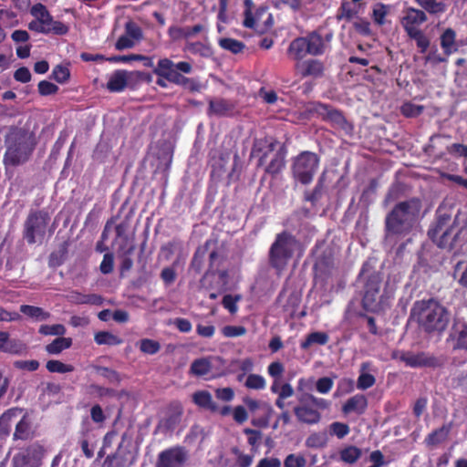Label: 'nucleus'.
<instances>
[{"label":"nucleus","instance_id":"obj_1","mask_svg":"<svg viewBox=\"0 0 467 467\" xmlns=\"http://www.w3.org/2000/svg\"><path fill=\"white\" fill-rule=\"evenodd\" d=\"M420 208L421 202L419 198H410L396 203L385 217V242L396 244L408 236L416 223Z\"/></svg>","mask_w":467,"mask_h":467},{"label":"nucleus","instance_id":"obj_2","mask_svg":"<svg viewBox=\"0 0 467 467\" xmlns=\"http://www.w3.org/2000/svg\"><path fill=\"white\" fill-rule=\"evenodd\" d=\"M410 317L419 325L425 333H443L450 323V311L434 298L417 300L410 309Z\"/></svg>","mask_w":467,"mask_h":467},{"label":"nucleus","instance_id":"obj_3","mask_svg":"<svg viewBox=\"0 0 467 467\" xmlns=\"http://www.w3.org/2000/svg\"><path fill=\"white\" fill-rule=\"evenodd\" d=\"M5 166L17 167L29 161L36 146V139L27 129L12 126L5 137Z\"/></svg>","mask_w":467,"mask_h":467},{"label":"nucleus","instance_id":"obj_4","mask_svg":"<svg viewBox=\"0 0 467 467\" xmlns=\"http://www.w3.org/2000/svg\"><path fill=\"white\" fill-rule=\"evenodd\" d=\"M192 64L189 61L173 62L168 57L158 60L157 66L153 67L152 73L158 76L156 84L161 88H167V82L181 86L192 92L199 91L200 83L191 78L183 76L192 72Z\"/></svg>","mask_w":467,"mask_h":467},{"label":"nucleus","instance_id":"obj_5","mask_svg":"<svg viewBox=\"0 0 467 467\" xmlns=\"http://www.w3.org/2000/svg\"><path fill=\"white\" fill-rule=\"evenodd\" d=\"M299 244L295 235L287 231H282L275 235L268 252L269 265L280 275L293 258L295 248Z\"/></svg>","mask_w":467,"mask_h":467},{"label":"nucleus","instance_id":"obj_6","mask_svg":"<svg viewBox=\"0 0 467 467\" xmlns=\"http://www.w3.org/2000/svg\"><path fill=\"white\" fill-rule=\"evenodd\" d=\"M297 404L293 412L298 422L306 425L317 424L322 418L321 410L328 409L330 402L310 393L296 395Z\"/></svg>","mask_w":467,"mask_h":467},{"label":"nucleus","instance_id":"obj_7","mask_svg":"<svg viewBox=\"0 0 467 467\" xmlns=\"http://www.w3.org/2000/svg\"><path fill=\"white\" fill-rule=\"evenodd\" d=\"M428 21L427 14L415 7H408L400 24L408 37L416 42L420 53L425 54L430 47L431 40L420 26Z\"/></svg>","mask_w":467,"mask_h":467},{"label":"nucleus","instance_id":"obj_8","mask_svg":"<svg viewBox=\"0 0 467 467\" xmlns=\"http://www.w3.org/2000/svg\"><path fill=\"white\" fill-rule=\"evenodd\" d=\"M326 48L324 37L317 30H314L305 36L292 40L287 48V55L294 60L301 61L307 55L317 57L325 54Z\"/></svg>","mask_w":467,"mask_h":467},{"label":"nucleus","instance_id":"obj_9","mask_svg":"<svg viewBox=\"0 0 467 467\" xmlns=\"http://www.w3.org/2000/svg\"><path fill=\"white\" fill-rule=\"evenodd\" d=\"M451 221L450 215H440L428 230L429 238L440 248L449 251L455 248L461 232Z\"/></svg>","mask_w":467,"mask_h":467},{"label":"nucleus","instance_id":"obj_10","mask_svg":"<svg viewBox=\"0 0 467 467\" xmlns=\"http://www.w3.org/2000/svg\"><path fill=\"white\" fill-rule=\"evenodd\" d=\"M50 215L45 209L31 210L23 224V238L28 244H40L46 237Z\"/></svg>","mask_w":467,"mask_h":467},{"label":"nucleus","instance_id":"obj_11","mask_svg":"<svg viewBox=\"0 0 467 467\" xmlns=\"http://www.w3.org/2000/svg\"><path fill=\"white\" fill-rule=\"evenodd\" d=\"M320 158L312 151L299 153L293 161L292 173L294 178L304 185L311 183L319 167Z\"/></svg>","mask_w":467,"mask_h":467},{"label":"nucleus","instance_id":"obj_12","mask_svg":"<svg viewBox=\"0 0 467 467\" xmlns=\"http://www.w3.org/2000/svg\"><path fill=\"white\" fill-rule=\"evenodd\" d=\"M312 111L320 117L323 121L329 123L333 129L343 131L346 135L353 133L354 126L346 119L342 110L329 104L316 102Z\"/></svg>","mask_w":467,"mask_h":467},{"label":"nucleus","instance_id":"obj_13","mask_svg":"<svg viewBox=\"0 0 467 467\" xmlns=\"http://www.w3.org/2000/svg\"><path fill=\"white\" fill-rule=\"evenodd\" d=\"M393 359H400L410 368H441L444 365V358L436 357L433 354L420 351L413 353L411 351H394L391 355Z\"/></svg>","mask_w":467,"mask_h":467},{"label":"nucleus","instance_id":"obj_14","mask_svg":"<svg viewBox=\"0 0 467 467\" xmlns=\"http://www.w3.org/2000/svg\"><path fill=\"white\" fill-rule=\"evenodd\" d=\"M381 275L373 271L368 275L364 284V292L362 297V306L366 310H375L379 306L380 297Z\"/></svg>","mask_w":467,"mask_h":467},{"label":"nucleus","instance_id":"obj_15","mask_svg":"<svg viewBox=\"0 0 467 467\" xmlns=\"http://www.w3.org/2000/svg\"><path fill=\"white\" fill-rule=\"evenodd\" d=\"M187 458L184 448L171 447L159 453L156 467H183Z\"/></svg>","mask_w":467,"mask_h":467},{"label":"nucleus","instance_id":"obj_16","mask_svg":"<svg viewBox=\"0 0 467 467\" xmlns=\"http://www.w3.org/2000/svg\"><path fill=\"white\" fill-rule=\"evenodd\" d=\"M28 29L36 33L57 36H63L68 32V26L60 21L54 20L52 16L41 21H30Z\"/></svg>","mask_w":467,"mask_h":467},{"label":"nucleus","instance_id":"obj_17","mask_svg":"<svg viewBox=\"0 0 467 467\" xmlns=\"http://www.w3.org/2000/svg\"><path fill=\"white\" fill-rule=\"evenodd\" d=\"M203 31H205V26L202 24H196L192 26H179L172 25L169 26L167 34L170 40L172 42L184 40L186 43L187 41H190L192 37Z\"/></svg>","mask_w":467,"mask_h":467},{"label":"nucleus","instance_id":"obj_18","mask_svg":"<svg viewBox=\"0 0 467 467\" xmlns=\"http://www.w3.org/2000/svg\"><path fill=\"white\" fill-rule=\"evenodd\" d=\"M277 142L275 140H268L267 139L256 140L254 142L251 155L258 158L257 167H262L265 164L268 156L275 153Z\"/></svg>","mask_w":467,"mask_h":467},{"label":"nucleus","instance_id":"obj_19","mask_svg":"<svg viewBox=\"0 0 467 467\" xmlns=\"http://www.w3.org/2000/svg\"><path fill=\"white\" fill-rule=\"evenodd\" d=\"M449 339L453 341V349L467 350V323L455 320L451 327Z\"/></svg>","mask_w":467,"mask_h":467},{"label":"nucleus","instance_id":"obj_20","mask_svg":"<svg viewBox=\"0 0 467 467\" xmlns=\"http://www.w3.org/2000/svg\"><path fill=\"white\" fill-rule=\"evenodd\" d=\"M457 34L451 27H447L440 36V45L442 49L443 55L446 57L459 50V46L456 42Z\"/></svg>","mask_w":467,"mask_h":467},{"label":"nucleus","instance_id":"obj_21","mask_svg":"<svg viewBox=\"0 0 467 467\" xmlns=\"http://www.w3.org/2000/svg\"><path fill=\"white\" fill-rule=\"evenodd\" d=\"M368 408V400L363 394H356L349 398L342 406V411L345 414L355 412L358 415L363 414Z\"/></svg>","mask_w":467,"mask_h":467},{"label":"nucleus","instance_id":"obj_22","mask_svg":"<svg viewBox=\"0 0 467 467\" xmlns=\"http://www.w3.org/2000/svg\"><path fill=\"white\" fill-rule=\"evenodd\" d=\"M296 67L303 78H320L323 76L325 70L324 64L317 59L306 60L298 64Z\"/></svg>","mask_w":467,"mask_h":467},{"label":"nucleus","instance_id":"obj_23","mask_svg":"<svg viewBox=\"0 0 467 467\" xmlns=\"http://www.w3.org/2000/svg\"><path fill=\"white\" fill-rule=\"evenodd\" d=\"M125 80L127 88L137 89L142 83L150 84L152 81V75L144 71H128L125 70Z\"/></svg>","mask_w":467,"mask_h":467},{"label":"nucleus","instance_id":"obj_24","mask_svg":"<svg viewBox=\"0 0 467 467\" xmlns=\"http://www.w3.org/2000/svg\"><path fill=\"white\" fill-rule=\"evenodd\" d=\"M182 50L203 58H209L213 55V47L208 42L187 41L184 44Z\"/></svg>","mask_w":467,"mask_h":467},{"label":"nucleus","instance_id":"obj_25","mask_svg":"<svg viewBox=\"0 0 467 467\" xmlns=\"http://www.w3.org/2000/svg\"><path fill=\"white\" fill-rule=\"evenodd\" d=\"M285 154L286 151L283 147L276 150L273 154L269 164L265 166V172L273 177L280 173L285 166Z\"/></svg>","mask_w":467,"mask_h":467},{"label":"nucleus","instance_id":"obj_26","mask_svg":"<svg viewBox=\"0 0 467 467\" xmlns=\"http://www.w3.org/2000/svg\"><path fill=\"white\" fill-rule=\"evenodd\" d=\"M127 439V433H123L121 436V441L118 446V449L115 453L108 455L105 460L106 467H124L127 462V453L123 449V444L125 440Z\"/></svg>","mask_w":467,"mask_h":467},{"label":"nucleus","instance_id":"obj_27","mask_svg":"<svg viewBox=\"0 0 467 467\" xmlns=\"http://www.w3.org/2000/svg\"><path fill=\"white\" fill-rule=\"evenodd\" d=\"M325 174H322L311 191H305L303 195V201L310 202L311 206L317 208L318 202L322 198L325 192Z\"/></svg>","mask_w":467,"mask_h":467},{"label":"nucleus","instance_id":"obj_28","mask_svg":"<svg viewBox=\"0 0 467 467\" xmlns=\"http://www.w3.org/2000/svg\"><path fill=\"white\" fill-rule=\"evenodd\" d=\"M107 89L112 93H119L127 88V83L125 80V69L114 70L109 77V80L106 85Z\"/></svg>","mask_w":467,"mask_h":467},{"label":"nucleus","instance_id":"obj_29","mask_svg":"<svg viewBox=\"0 0 467 467\" xmlns=\"http://www.w3.org/2000/svg\"><path fill=\"white\" fill-rule=\"evenodd\" d=\"M192 401L200 408L216 412L219 410L218 405L213 400L211 393L207 390H198L192 395Z\"/></svg>","mask_w":467,"mask_h":467},{"label":"nucleus","instance_id":"obj_30","mask_svg":"<svg viewBox=\"0 0 467 467\" xmlns=\"http://www.w3.org/2000/svg\"><path fill=\"white\" fill-rule=\"evenodd\" d=\"M222 261V257L216 250H213L209 254V269L204 274L201 282H202L209 275H213L215 274L218 275L219 278L225 283L228 278V271L227 270H215L214 267L219 265V263Z\"/></svg>","mask_w":467,"mask_h":467},{"label":"nucleus","instance_id":"obj_31","mask_svg":"<svg viewBox=\"0 0 467 467\" xmlns=\"http://www.w3.org/2000/svg\"><path fill=\"white\" fill-rule=\"evenodd\" d=\"M414 2L421 7L426 14L439 16L447 10V5L443 1L438 0H414Z\"/></svg>","mask_w":467,"mask_h":467},{"label":"nucleus","instance_id":"obj_32","mask_svg":"<svg viewBox=\"0 0 467 467\" xmlns=\"http://www.w3.org/2000/svg\"><path fill=\"white\" fill-rule=\"evenodd\" d=\"M328 341L329 336L327 333L315 331L306 335V338L301 341L300 348L303 350H306L313 345L325 346Z\"/></svg>","mask_w":467,"mask_h":467},{"label":"nucleus","instance_id":"obj_33","mask_svg":"<svg viewBox=\"0 0 467 467\" xmlns=\"http://www.w3.org/2000/svg\"><path fill=\"white\" fill-rule=\"evenodd\" d=\"M451 429V424H444L441 428L432 431L425 438V443L428 446H436L441 444L447 439Z\"/></svg>","mask_w":467,"mask_h":467},{"label":"nucleus","instance_id":"obj_34","mask_svg":"<svg viewBox=\"0 0 467 467\" xmlns=\"http://www.w3.org/2000/svg\"><path fill=\"white\" fill-rule=\"evenodd\" d=\"M20 312L36 322L47 320L51 315L40 306L21 305Z\"/></svg>","mask_w":467,"mask_h":467},{"label":"nucleus","instance_id":"obj_35","mask_svg":"<svg viewBox=\"0 0 467 467\" xmlns=\"http://www.w3.org/2000/svg\"><path fill=\"white\" fill-rule=\"evenodd\" d=\"M233 109V105L224 99H211L209 101L208 114L225 116Z\"/></svg>","mask_w":467,"mask_h":467},{"label":"nucleus","instance_id":"obj_36","mask_svg":"<svg viewBox=\"0 0 467 467\" xmlns=\"http://www.w3.org/2000/svg\"><path fill=\"white\" fill-rule=\"evenodd\" d=\"M27 349V345L23 340L18 338H11L10 334L8 333V339L5 344L2 352L10 355L21 356L26 354Z\"/></svg>","mask_w":467,"mask_h":467},{"label":"nucleus","instance_id":"obj_37","mask_svg":"<svg viewBox=\"0 0 467 467\" xmlns=\"http://www.w3.org/2000/svg\"><path fill=\"white\" fill-rule=\"evenodd\" d=\"M72 338L65 337L63 336L55 338L51 343L45 347V350L49 355H58L65 349L72 346Z\"/></svg>","mask_w":467,"mask_h":467},{"label":"nucleus","instance_id":"obj_38","mask_svg":"<svg viewBox=\"0 0 467 467\" xmlns=\"http://www.w3.org/2000/svg\"><path fill=\"white\" fill-rule=\"evenodd\" d=\"M105 60L109 61L110 63H119V62L127 63V62L134 61V60H145V61H147V63H145L146 67H154L153 57L143 56V55H139V54L112 56L109 57H106Z\"/></svg>","mask_w":467,"mask_h":467},{"label":"nucleus","instance_id":"obj_39","mask_svg":"<svg viewBox=\"0 0 467 467\" xmlns=\"http://www.w3.org/2000/svg\"><path fill=\"white\" fill-rule=\"evenodd\" d=\"M212 369V363L207 358H200L194 359L190 367V373L197 376H206Z\"/></svg>","mask_w":467,"mask_h":467},{"label":"nucleus","instance_id":"obj_40","mask_svg":"<svg viewBox=\"0 0 467 467\" xmlns=\"http://www.w3.org/2000/svg\"><path fill=\"white\" fill-rule=\"evenodd\" d=\"M361 455V450L354 445H348L339 451V460L348 464L355 463Z\"/></svg>","mask_w":467,"mask_h":467},{"label":"nucleus","instance_id":"obj_41","mask_svg":"<svg viewBox=\"0 0 467 467\" xmlns=\"http://www.w3.org/2000/svg\"><path fill=\"white\" fill-rule=\"evenodd\" d=\"M31 424L29 420L26 415L22 417V419L16 425V430L14 432L15 440H22L26 441L31 437Z\"/></svg>","mask_w":467,"mask_h":467},{"label":"nucleus","instance_id":"obj_42","mask_svg":"<svg viewBox=\"0 0 467 467\" xmlns=\"http://www.w3.org/2000/svg\"><path fill=\"white\" fill-rule=\"evenodd\" d=\"M94 340L98 345L119 346L123 343V339L109 331H99L94 336Z\"/></svg>","mask_w":467,"mask_h":467},{"label":"nucleus","instance_id":"obj_43","mask_svg":"<svg viewBox=\"0 0 467 467\" xmlns=\"http://www.w3.org/2000/svg\"><path fill=\"white\" fill-rule=\"evenodd\" d=\"M67 242H64L58 248L57 251H54L49 254L48 265L49 267H58L62 265L67 258Z\"/></svg>","mask_w":467,"mask_h":467},{"label":"nucleus","instance_id":"obj_44","mask_svg":"<svg viewBox=\"0 0 467 467\" xmlns=\"http://www.w3.org/2000/svg\"><path fill=\"white\" fill-rule=\"evenodd\" d=\"M218 44L221 48L230 51L234 55L242 53L245 48L244 43L231 37L220 38Z\"/></svg>","mask_w":467,"mask_h":467},{"label":"nucleus","instance_id":"obj_45","mask_svg":"<svg viewBox=\"0 0 467 467\" xmlns=\"http://www.w3.org/2000/svg\"><path fill=\"white\" fill-rule=\"evenodd\" d=\"M327 444V435L326 432L311 433L306 440V446L312 449H321Z\"/></svg>","mask_w":467,"mask_h":467},{"label":"nucleus","instance_id":"obj_46","mask_svg":"<svg viewBox=\"0 0 467 467\" xmlns=\"http://www.w3.org/2000/svg\"><path fill=\"white\" fill-rule=\"evenodd\" d=\"M93 368L96 370L97 373H99L100 376L108 379L109 383L112 384H119L122 380L121 375L109 368L102 367V366H94Z\"/></svg>","mask_w":467,"mask_h":467},{"label":"nucleus","instance_id":"obj_47","mask_svg":"<svg viewBox=\"0 0 467 467\" xmlns=\"http://www.w3.org/2000/svg\"><path fill=\"white\" fill-rule=\"evenodd\" d=\"M20 411L19 409L13 408L7 410L0 417V434H8L11 431V420Z\"/></svg>","mask_w":467,"mask_h":467},{"label":"nucleus","instance_id":"obj_48","mask_svg":"<svg viewBox=\"0 0 467 467\" xmlns=\"http://www.w3.org/2000/svg\"><path fill=\"white\" fill-rule=\"evenodd\" d=\"M46 368L50 373H68L75 370V368L71 364H66L57 359H50L47 362Z\"/></svg>","mask_w":467,"mask_h":467},{"label":"nucleus","instance_id":"obj_49","mask_svg":"<svg viewBox=\"0 0 467 467\" xmlns=\"http://www.w3.org/2000/svg\"><path fill=\"white\" fill-rule=\"evenodd\" d=\"M140 350L147 355L157 354L161 350V344L150 338H142L138 342Z\"/></svg>","mask_w":467,"mask_h":467},{"label":"nucleus","instance_id":"obj_50","mask_svg":"<svg viewBox=\"0 0 467 467\" xmlns=\"http://www.w3.org/2000/svg\"><path fill=\"white\" fill-rule=\"evenodd\" d=\"M358 15V10L353 8L349 2L342 1L340 7L337 10V19H345L350 21Z\"/></svg>","mask_w":467,"mask_h":467},{"label":"nucleus","instance_id":"obj_51","mask_svg":"<svg viewBox=\"0 0 467 467\" xmlns=\"http://www.w3.org/2000/svg\"><path fill=\"white\" fill-rule=\"evenodd\" d=\"M274 413L272 406H265L263 415L252 419L251 423L257 428H267Z\"/></svg>","mask_w":467,"mask_h":467},{"label":"nucleus","instance_id":"obj_52","mask_svg":"<svg viewBox=\"0 0 467 467\" xmlns=\"http://www.w3.org/2000/svg\"><path fill=\"white\" fill-rule=\"evenodd\" d=\"M242 300L241 295L227 294L223 296L222 300L223 306L229 311L230 314L234 315L238 311V302Z\"/></svg>","mask_w":467,"mask_h":467},{"label":"nucleus","instance_id":"obj_53","mask_svg":"<svg viewBox=\"0 0 467 467\" xmlns=\"http://www.w3.org/2000/svg\"><path fill=\"white\" fill-rule=\"evenodd\" d=\"M388 15V6L385 4L378 3L372 10V19L378 26H383Z\"/></svg>","mask_w":467,"mask_h":467},{"label":"nucleus","instance_id":"obj_54","mask_svg":"<svg viewBox=\"0 0 467 467\" xmlns=\"http://www.w3.org/2000/svg\"><path fill=\"white\" fill-rule=\"evenodd\" d=\"M38 333L44 336H64L66 334V327L62 324L55 325H41Z\"/></svg>","mask_w":467,"mask_h":467},{"label":"nucleus","instance_id":"obj_55","mask_svg":"<svg viewBox=\"0 0 467 467\" xmlns=\"http://www.w3.org/2000/svg\"><path fill=\"white\" fill-rule=\"evenodd\" d=\"M424 110L422 105H416L412 102H405L401 108L400 112L406 118H415L420 116Z\"/></svg>","mask_w":467,"mask_h":467},{"label":"nucleus","instance_id":"obj_56","mask_svg":"<svg viewBox=\"0 0 467 467\" xmlns=\"http://www.w3.org/2000/svg\"><path fill=\"white\" fill-rule=\"evenodd\" d=\"M209 244V241L205 243L204 248H198L192 259L191 268L193 269L196 273H201L203 265V260L205 255L206 247Z\"/></svg>","mask_w":467,"mask_h":467},{"label":"nucleus","instance_id":"obj_57","mask_svg":"<svg viewBox=\"0 0 467 467\" xmlns=\"http://www.w3.org/2000/svg\"><path fill=\"white\" fill-rule=\"evenodd\" d=\"M51 78L57 83L64 84L70 78V70L67 66L57 65L52 70Z\"/></svg>","mask_w":467,"mask_h":467},{"label":"nucleus","instance_id":"obj_58","mask_svg":"<svg viewBox=\"0 0 467 467\" xmlns=\"http://www.w3.org/2000/svg\"><path fill=\"white\" fill-rule=\"evenodd\" d=\"M171 410H172V413L163 421V424L167 429L173 428L174 425L179 422L182 414V408L179 403L172 404L171 406Z\"/></svg>","mask_w":467,"mask_h":467},{"label":"nucleus","instance_id":"obj_59","mask_svg":"<svg viewBox=\"0 0 467 467\" xmlns=\"http://www.w3.org/2000/svg\"><path fill=\"white\" fill-rule=\"evenodd\" d=\"M124 34H126L127 36L130 37L135 42L141 40L143 37L140 26L132 20H130L125 24Z\"/></svg>","mask_w":467,"mask_h":467},{"label":"nucleus","instance_id":"obj_60","mask_svg":"<svg viewBox=\"0 0 467 467\" xmlns=\"http://www.w3.org/2000/svg\"><path fill=\"white\" fill-rule=\"evenodd\" d=\"M265 385V378L258 374H249L244 383V386L250 389H264Z\"/></svg>","mask_w":467,"mask_h":467},{"label":"nucleus","instance_id":"obj_61","mask_svg":"<svg viewBox=\"0 0 467 467\" xmlns=\"http://www.w3.org/2000/svg\"><path fill=\"white\" fill-rule=\"evenodd\" d=\"M244 433L247 435V441L252 447L254 451H256L259 448L262 440V432L257 430L246 428L244 430Z\"/></svg>","mask_w":467,"mask_h":467},{"label":"nucleus","instance_id":"obj_62","mask_svg":"<svg viewBox=\"0 0 467 467\" xmlns=\"http://www.w3.org/2000/svg\"><path fill=\"white\" fill-rule=\"evenodd\" d=\"M306 458L301 454L290 453L284 460V467H305Z\"/></svg>","mask_w":467,"mask_h":467},{"label":"nucleus","instance_id":"obj_63","mask_svg":"<svg viewBox=\"0 0 467 467\" xmlns=\"http://www.w3.org/2000/svg\"><path fill=\"white\" fill-rule=\"evenodd\" d=\"M353 27L357 33L364 36H372L371 25L365 18H358L353 23Z\"/></svg>","mask_w":467,"mask_h":467},{"label":"nucleus","instance_id":"obj_64","mask_svg":"<svg viewBox=\"0 0 467 467\" xmlns=\"http://www.w3.org/2000/svg\"><path fill=\"white\" fill-rule=\"evenodd\" d=\"M222 334L225 337H237L246 334V328L244 326H224Z\"/></svg>","mask_w":467,"mask_h":467}]
</instances>
